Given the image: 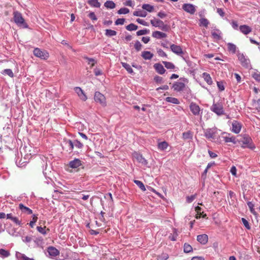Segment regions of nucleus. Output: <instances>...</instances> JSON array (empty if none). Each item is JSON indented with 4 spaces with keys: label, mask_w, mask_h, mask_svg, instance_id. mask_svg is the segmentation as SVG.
<instances>
[{
    "label": "nucleus",
    "mask_w": 260,
    "mask_h": 260,
    "mask_svg": "<svg viewBox=\"0 0 260 260\" xmlns=\"http://www.w3.org/2000/svg\"><path fill=\"white\" fill-rule=\"evenodd\" d=\"M117 34V32L115 30L112 29H106L105 35L108 37H113L116 36Z\"/></svg>",
    "instance_id": "43"
},
{
    "label": "nucleus",
    "mask_w": 260,
    "mask_h": 260,
    "mask_svg": "<svg viewBox=\"0 0 260 260\" xmlns=\"http://www.w3.org/2000/svg\"><path fill=\"white\" fill-rule=\"evenodd\" d=\"M82 161L78 158H75L69 162V166L72 169H77L82 166Z\"/></svg>",
    "instance_id": "16"
},
{
    "label": "nucleus",
    "mask_w": 260,
    "mask_h": 260,
    "mask_svg": "<svg viewBox=\"0 0 260 260\" xmlns=\"http://www.w3.org/2000/svg\"><path fill=\"white\" fill-rule=\"evenodd\" d=\"M66 144L69 147V151H72L74 146L78 149H82L83 147V144L79 140H75L73 142L71 140L65 141Z\"/></svg>",
    "instance_id": "3"
},
{
    "label": "nucleus",
    "mask_w": 260,
    "mask_h": 260,
    "mask_svg": "<svg viewBox=\"0 0 260 260\" xmlns=\"http://www.w3.org/2000/svg\"><path fill=\"white\" fill-rule=\"evenodd\" d=\"M10 255L9 251L4 249H0V255L3 257H8Z\"/></svg>",
    "instance_id": "44"
},
{
    "label": "nucleus",
    "mask_w": 260,
    "mask_h": 260,
    "mask_svg": "<svg viewBox=\"0 0 260 260\" xmlns=\"http://www.w3.org/2000/svg\"><path fill=\"white\" fill-rule=\"evenodd\" d=\"M171 51L177 55H181L183 53V50L180 46L172 44L170 46Z\"/></svg>",
    "instance_id": "17"
},
{
    "label": "nucleus",
    "mask_w": 260,
    "mask_h": 260,
    "mask_svg": "<svg viewBox=\"0 0 260 260\" xmlns=\"http://www.w3.org/2000/svg\"><path fill=\"white\" fill-rule=\"evenodd\" d=\"M133 156L134 158H135L138 162L141 163L142 165L144 166H146L148 164L147 160L143 157L142 154L138 153L136 152H135L133 153Z\"/></svg>",
    "instance_id": "13"
},
{
    "label": "nucleus",
    "mask_w": 260,
    "mask_h": 260,
    "mask_svg": "<svg viewBox=\"0 0 260 260\" xmlns=\"http://www.w3.org/2000/svg\"><path fill=\"white\" fill-rule=\"evenodd\" d=\"M152 36L156 38L157 39H160L162 38H166L167 35L166 34L159 31H155L153 32L152 34Z\"/></svg>",
    "instance_id": "21"
},
{
    "label": "nucleus",
    "mask_w": 260,
    "mask_h": 260,
    "mask_svg": "<svg viewBox=\"0 0 260 260\" xmlns=\"http://www.w3.org/2000/svg\"><path fill=\"white\" fill-rule=\"evenodd\" d=\"M189 108L191 112L194 115H199L200 113L201 109L197 104L192 102L190 103Z\"/></svg>",
    "instance_id": "14"
},
{
    "label": "nucleus",
    "mask_w": 260,
    "mask_h": 260,
    "mask_svg": "<svg viewBox=\"0 0 260 260\" xmlns=\"http://www.w3.org/2000/svg\"><path fill=\"white\" fill-rule=\"evenodd\" d=\"M150 32V30L147 29H144L140 30L137 32V36H142L148 34Z\"/></svg>",
    "instance_id": "48"
},
{
    "label": "nucleus",
    "mask_w": 260,
    "mask_h": 260,
    "mask_svg": "<svg viewBox=\"0 0 260 260\" xmlns=\"http://www.w3.org/2000/svg\"><path fill=\"white\" fill-rule=\"evenodd\" d=\"M154 68L155 69V71L160 75H162L166 72V70L164 68L163 66L159 63L154 64Z\"/></svg>",
    "instance_id": "20"
},
{
    "label": "nucleus",
    "mask_w": 260,
    "mask_h": 260,
    "mask_svg": "<svg viewBox=\"0 0 260 260\" xmlns=\"http://www.w3.org/2000/svg\"><path fill=\"white\" fill-rule=\"evenodd\" d=\"M48 252L50 256L53 257L59 254V251L56 248L52 246L48 248Z\"/></svg>",
    "instance_id": "22"
},
{
    "label": "nucleus",
    "mask_w": 260,
    "mask_h": 260,
    "mask_svg": "<svg viewBox=\"0 0 260 260\" xmlns=\"http://www.w3.org/2000/svg\"><path fill=\"white\" fill-rule=\"evenodd\" d=\"M19 208L22 212L26 213L28 214H31L32 213V211L31 209L27 207H25L22 204H19Z\"/></svg>",
    "instance_id": "25"
},
{
    "label": "nucleus",
    "mask_w": 260,
    "mask_h": 260,
    "mask_svg": "<svg viewBox=\"0 0 260 260\" xmlns=\"http://www.w3.org/2000/svg\"><path fill=\"white\" fill-rule=\"evenodd\" d=\"M247 205L250 209V212L253 215H256L257 214L256 211L254 209V204L251 202H248Z\"/></svg>",
    "instance_id": "42"
},
{
    "label": "nucleus",
    "mask_w": 260,
    "mask_h": 260,
    "mask_svg": "<svg viewBox=\"0 0 260 260\" xmlns=\"http://www.w3.org/2000/svg\"><path fill=\"white\" fill-rule=\"evenodd\" d=\"M2 73L3 74L7 75L10 77H13L14 76L13 73L11 69H5L3 71Z\"/></svg>",
    "instance_id": "49"
},
{
    "label": "nucleus",
    "mask_w": 260,
    "mask_h": 260,
    "mask_svg": "<svg viewBox=\"0 0 260 260\" xmlns=\"http://www.w3.org/2000/svg\"><path fill=\"white\" fill-rule=\"evenodd\" d=\"M134 183L137 185V186L143 191H145L146 188L143 184V183L139 180H135L134 181Z\"/></svg>",
    "instance_id": "40"
},
{
    "label": "nucleus",
    "mask_w": 260,
    "mask_h": 260,
    "mask_svg": "<svg viewBox=\"0 0 260 260\" xmlns=\"http://www.w3.org/2000/svg\"><path fill=\"white\" fill-rule=\"evenodd\" d=\"M94 100L96 103H100L103 106L106 105L105 96L99 91H96L94 95Z\"/></svg>",
    "instance_id": "8"
},
{
    "label": "nucleus",
    "mask_w": 260,
    "mask_h": 260,
    "mask_svg": "<svg viewBox=\"0 0 260 260\" xmlns=\"http://www.w3.org/2000/svg\"><path fill=\"white\" fill-rule=\"evenodd\" d=\"M150 23L152 26L158 27L163 31L168 30L169 27L167 24H165L164 22L159 19H153L150 20Z\"/></svg>",
    "instance_id": "6"
},
{
    "label": "nucleus",
    "mask_w": 260,
    "mask_h": 260,
    "mask_svg": "<svg viewBox=\"0 0 260 260\" xmlns=\"http://www.w3.org/2000/svg\"><path fill=\"white\" fill-rule=\"evenodd\" d=\"M129 12L128 9L126 8H122L118 11L119 14H126Z\"/></svg>",
    "instance_id": "52"
},
{
    "label": "nucleus",
    "mask_w": 260,
    "mask_h": 260,
    "mask_svg": "<svg viewBox=\"0 0 260 260\" xmlns=\"http://www.w3.org/2000/svg\"><path fill=\"white\" fill-rule=\"evenodd\" d=\"M104 6L108 9H114L115 4L112 1H107L105 3Z\"/></svg>",
    "instance_id": "32"
},
{
    "label": "nucleus",
    "mask_w": 260,
    "mask_h": 260,
    "mask_svg": "<svg viewBox=\"0 0 260 260\" xmlns=\"http://www.w3.org/2000/svg\"><path fill=\"white\" fill-rule=\"evenodd\" d=\"M162 63L168 69H174L175 68L174 64L171 62L162 61Z\"/></svg>",
    "instance_id": "45"
},
{
    "label": "nucleus",
    "mask_w": 260,
    "mask_h": 260,
    "mask_svg": "<svg viewBox=\"0 0 260 260\" xmlns=\"http://www.w3.org/2000/svg\"><path fill=\"white\" fill-rule=\"evenodd\" d=\"M88 16L92 20H96L97 17L95 16V14L93 12H91L89 13Z\"/></svg>",
    "instance_id": "61"
},
{
    "label": "nucleus",
    "mask_w": 260,
    "mask_h": 260,
    "mask_svg": "<svg viewBox=\"0 0 260 260\" xmlns=\"http://www.w3.org/2000/svg\"><path fill=\"white\" fill-rule=\"evenodd\" d=\"M122 67L128 72V73L133 74H134V71L131 66L125 62L122 63Z\"/></svg>",
    "instance_id": "35"
},
{
    "label": "nucleus",
    "mask_w": 260,
    "mask_h": 260,
    "mask_svg": "<svg viewBox=\"0 0 260 260\" xmlns=\"http://www.w3.org/2000/svg\"><path fill=\"white\" fill-rule=\"evenodd\" d=\"M228 136L223 137L224 141L226 143L232 142L234 144H236L237 143V140H236V138L235 137H230V134H228Z\"/></svg>",
    "instance_id": "24"
},
{
    "label": "nucleus",
    "mask_w": 260,
    "mask_h": 260,
    "mask_svg": "<svg viewBox=\"0 0 260 260\" xmlns=\"http://www.w3.org/2000/svg\"><path fill=\"white\" fill-rule=\"evenodd\" d=\"M253 78L257 81H260V73H254L252 75Z\"/></svg>",
    "instance_id": "63"
},
{
    "label": "nucleus",
    "mask_w": 260,
    "mask_h": 260,
    "mask_svg": "<svg viewBox=\"0 0 260 260\" xmlns=\"http://www.w3.org/2000/svg\"><path fill=\"white\" fill-rule=\"evenodd\" d=\"M85 58L88 60V64H91V67L94 66L96 61H95V60L93 58H89L88 57H85Z\"/></svg>",
    "instance_id": "59"
},
{
    "label": "nucleus",
    "mask_w": 260,
    "mask_h": 260,
    "mask_svg": "<svg viewBox=\"0 0 260 260\" xmlns=\"http://www.w3.org/2000/svg\"><path fill=\"white\" fill-rule=\"evenodd\" d=\"M193 137V133L190 131L184 132L182 134V138L184 140H191Z\"/></svg>",
    "instance_id": "26"
},
{
    "label": "nucleus",
    "mask_w": 260,
    "mask_h": 260,
    "mask_svg": "<svg viewBox=\"0 0 260 260\" xmlns=\"http://www.w3.org/2000/svg\"><path fill=\"white\" fill-rule=\"evenodd\" d=\"M209 24V21L207 19L205 18H202L200 19V26H204L205 27H207Z\"/></svg>",
    "instance_id": "37"
},
{
    "label": "nucleus",
    "mask_w": 260,
    "mask_h": 260,
    "mask_svg": "<svg viewBox=\"0 0 260 260\" xmlns=\"http://www.w3.org/2000/svg\"><path fill=\"white\" fill-rule=\"evenodd\" d=\"M141 56L144 59L149 60L153 57V54L150 51H144L142 52Z\"/></svg>",
    "instance_id": "23"
},
{
    "label": "nucleus",
    "mask_w": 260,
    "mask_h": 260,
    "mask_svg": "<svg viewBox=\"0 0 260 260\" xmlns=\"http://www.w3.org/2000/svg\"><path fill=\"white\" fill-rule=\"evenodd\" d=\"M227 47H228V51L229 52H231L233 54L236 53L237 47L235 44H234L232 43H228L227 44Z\"/></svg>",
    "instance_id": "28"
},
{
    "label": "nucleus",
    "mask_w": 260,
    "mask_h": 260,
    "mask_svg": "<svg viewBox=\"0 0 260 260\" xmlns=\"http://www.w3.org/2000/svg\"><path fill=\"white\" fill-rule=\"evenodd\" d=\"M168 258V254L165 253H162L157 256V260H167Z\"/></svg>",
    "instance_id": "46"
},
{
    "label": "nucleus",
    "mask_w": 260,
    "mask_h": 260,
    "mask_svg": "<svg viewBox=\"0 0 260 260\" xmlns=\"http://www.w3.org/2000/svg\"><path fill=\"white\" fill-rule=\"evenodd\" d=\"M37 219H38V217L36 215H33L32 216V219L31 221H30L29 222V225L31 227V228H33L34 227V224L37 222Z\"/></svg>",
    "instance_id": "54"
},
{
    "label": "nucleus",
    "mask_w": 260,
    "mask_h": 260,
    "mask_svg": "<svg viewBox=\"0 0 260 260\" xmlns=\"http://www.w3.org/2000/svg\"><path fill=\"white\" fill-rule=\"evenodd\" d=\"M154 80L155 82L157 83H164V81L163 80V78L161 77L156 76L154 77Z\"/></svg>",
    "instance_id": "53"
},
{
    "label": "nucleus",
    "mask_w": 260,
    "mask_h": 260,
    "mask_svg": "<svg viewBox=\"0 0 260 260\" xmlns=\"http://www.w3.org/2000/svg\"><path fill=\"white\" fill-rule=\"evenodd\" d=\"M34 55L41 59H47L48 58L49 55V53L44 50H41L39 48H36L33 51Z\"/></svg>",
    "instance_id": "5"
},
{
    "label": "nucleus",
    "mask_w": 260,
    "mask_h": 260,
    "mask_svg": "<svg viewBox=\"0 0 260 260\" xmlns=\"http://www.w3.org/2000/svg\"><path fill=\"white\" fill-rule=\"evenodd\" d=\"M157 53L159 56L161 57H167V54L161 49H158L157 50Z\"/></svg>",
    "instance_id": "58"
},
{
    "label": "nucleus",
    "mask_w": 260,
    "mask_h": 260,
    "mask_svg": "<svg viewBox=\"0 0 260 260\" xmlns=\"http://www.w3.org/2000/svg\"><path fill=\"white\" fill-rule=\"evenodd\" d=\"M16 256L19 260H34L33 258H29L26 256L25 254H22L21 253H16Z\"/></svg>",
    "instance_id": "36"
},
{
    "label": "nucleus",
    "mask_w": 260,
    "mask_h": 260,
    "mask_svg": "<svg viewBox=\"0 0 260 260\" xmlns=\"http://www.w3.org/2000/svg\"><path fill=\"white\" fill-rule=\"evenodd\" d=\"M136 21L138 23H139L143 25H144V26H148L149 25L148 23L143 19L138 18L136 20Z\"/></svg>",
    "instance_id": "60"
},
{
    "label": "nucleus",
    "mask_w": 260,
    "mask_h": 260,
    "mask_svg": "<svg viewBox=\"0 0 260 260\" xmlns=\"http://www.w3.org/2000/svg\"><path fill=\"white\" fill-rule=\"evenodd\" d=\"M74 90L81 100L83 101H86L87 97L85 92L80 87H76L74 88Z\"/></svg>",
    "instance_id": "15"
},
{
    "label": "nucleus",
    "mask_w": 260,
    "mask_h": 260,
    "mask_svg": "<svg viewBox=\"0 0 260 260\" xmlns=\"http://www.w3.org/2000/svg\"><path fill=\"white\" fill-rule=\"evenodd\" d=\"M196 7L194 5L191 4H184L182 6L183 10L191 15H193L195 13L196 11Z\"/></svg>",
    "instance_id": "10"
},
{
    "label": "nucleus",
    "mask_w": 260,
    "mask_h": 260,
    "mask_svg": "<svg viewBox=\"0 0 260 260\" xmlns=\"http://www.w3.org/2000/svg\"><path fill=\"white\" fill-rule=\"evenodd\" d=\"M208 240V237L206 234L199 235L197 236V241L202 244H206Z\"/></svg>",
    "instance_id": "19"
},
{
    "label": "nucleus",
    "mask_w": 260,
    "mask_h": 260,
    "mask_svg": "<svg viewBox=\"0 0 260 260\" xmlns=\"http://www.w3.org/2000/svg\"><path fill=\"white\" fill-rule=\"evenodd\" d=\"M237 56L239 60L240 61L241 65L246 68H248L250 67V60L248 58H247L243 53L238 52Z\"/></svg>",
    "instance_id": "7"
},
{
    "label": "nucleus",
    "mask_w": 260,
    "mask_h": 260,
    "mask_svg": "<svg viewBox=\"0 0 260 260\" xmlns=\"http://www.w3.org/2000/svg\"><path fill=\"white\" fill-rule=\"evenodd\" d=\"M124 21L125 19L124 18H118L115 21V24L116 25H122L124 24Z\"/></svg>",
    "instance_id": "57"
},
{
    "label": "nucleus",
    "mask_w": 260,
    "mask_h": 260,
    "mask_svg": "<svg viewBox=\"0 0 260 260\" xmlns=\"http://www.w3.org/2000/svg\"><path fill=\"white\" fill-rule=\"evenodd\" d=\"M185 88V84L181 81L175 82L173 84L172 88L176 92H181Z\"/></svg>",
    "instance_id": "11"
},
{
    "label": "nucleus",
    "mask_w": 260,
    "mask_h": 260,
    "mask_svg": "<svg viewBox=\"0 0 260 260\" xmlns=\"http://www.w3.org/2000/svg\"><path fill=\"white\" fill-rule=\"evenodd\" d=\"M178 236V233H177V230L176 229H173V233L172 234H171L169 236V238L173 241L177 240V237Z\"/></svg>",
    "instance_id": "34"
},
{
    "label": "nucleus",
    "mask_w": 260,
    "mask_h": 260,
    "mask_svg": "<svg viewBox=\"0 0 260 260\" xmlns=\"http://www.w3.org/2000/svg\"><path fill=\"white\" fill-rule=\"evenodd\" d=\"M241 220H242V223L244 224V225L245 226V227L247 229L249 230L250 229V226L249 224V222H248V221L244 218H242Z\"/></svg>",
    "instance_id": "56"
},
{
    "label": "nucleus",
    "mask_w": 260,
    "mask_h": 260,
    "mask_svg": "<svg viewBox=\"0 0 260 260\" xmlns=\"http://www.w3.org/2000/svg\"><path fill=\"white\" fill-rule=\"evenodd\" d=\"M125 28L127 30L133 31L137 30L138 26L134 23H130L128 25L126 26Z\"/></svg>",
    "instance_id": "39"
},
{
    "label": "nucleus",
    "mask_w": 260,
    "mask_h": 260,
    "mask_svg": "<svg viewBox=\"0 0 260 260\" xmlns=\"http://www.w3.org/2000/svg\"><path fill=\"white\" fill-rule=\"evenodd\" d=\"M217 85L219 90L223 91L224 90V87L222 82H217Z\"/></svg>",
    "instance_id": "62"
},
{
    "label": "nucleus",
    "mask_w": 260,
    "mask_h": 260,
    "mask_svg": "<svg viewBox=\"0 0 260 260\" xmlns=\"http://www.w3.org/2000/svg\"><path fill=\"white\" fill-rule=\"evenodd\" d=\"M197 197V194L196 193L190 196H187L186 198V202L187 203H191Z\"/></svg>",
    "instance_id": "50"
},
{
    "label": "nucleus",
    "mask_w": 260,
    "mask_h": 260,
    "mask_svg": "<svg viewBox=\"0 0 260 260\" xmlns=\"http://www.w3.org/2000/svg\"><path fill=\"white\" fill-rule=\"evenodd\" d=\"M237 142L241 144L242 147L244 148H248L254 149L255 148L250 137L246 134L243 135L240 139L237 140Z\"/></svg>",
    "instance_id": "1"
},
{
    "label": "nucleus",
    "mask_w": 260,
    "mask_h": 260,
    "mask_svg": "<svg viewBox=\"0 0 260 260\" xmlns=\"http://www.w3.org/2000/svg\"><path fill=\"white\" fill-rule=\"evenodd\" d=\"M134 15L136 16H139L142 17H145L147 15V13L145 11L140 10L136 11L134 12Z\"/></svg>",
    "instance_id": "38"
},
{
    "label": "nucleus",
    "mask_w": 260,
    "mask_h": 260,
    "mask_svg": "<svg viewBox=\"0 0 260 260\" xmlns=\"http://www.w3.org/2000/svg\"><path fill=\"white\" fill-rule=\"evenodd\" d=\"M168 143L166 141H164L158 144V148L160 150H165L168 148Z\"/></svg>",
    "instance_id": "33"
},
{
    "label": "nucleus",
    "mask_w": 260,
    "mask_h": 260,
    "mask_svg": "<svg viewBox=\"0 0 260 260\" xmlns=\"http://www.w3.org/2000/svg\"><path fill=\"white\" fill-rule=\"evenodd\" d=\"M242 128V124L237 120H234L232 123V132L237 134H239Z\"/></svg>",
    "instance_id": "12"
},
{
    "label": "nucleus",
    "mask_w": 260,
    "mask_h": 260,
    "mask_svg": "<svg viewBox=\"0 0 260 260\" xmlns=\"http://www.w3.org/2000/svg\"><path fill=\"white\" fill-rule=\"evenodd\" d=\"M239 30L244 35H247L252 31L251 28L247 25H242L239 26Z\"/></svg>",
    "instance_id": "18"
},
{
    "label": "nucleus",
    "mask_w": 260,
    "mask_h": 260,
    "mask_svg": "<svg viewBox=\"0 0 260 260\" xmlns=\"http://www.w3.org/2000/svg\"><path fill=\"white\" fill-rule=\"evenodd\" d=\"M43 239L40 238H36V240H34L35 243L37 245V246H39L40 244L42 243Z\"/></svg>",
    "instance_id": "64"
},
{
    "label": "nucleus",
    "mask_w": 260,
    "mask_h": 260,
    "mask_svg": "<svg viewBox=\"0 0 260 260\" xmlns=\"http://www.w3.org/2000/svg\"><path fill=\"white\" fill-rule=\"evenodd\" d=\"M205 137L209 139H214L215 138V135L216 133V128H207L204 130Z\"/></svg>",
    "instance_id": "9"
},
{
    "label": "nucleus",
    "mask_w": 260,
    "mask_h": 260,
    "mask_svg": "<svg viewBox=\"0 0 260 260\" xmlns=\"http://www.w3.org/2000/svg\"><path fill=\"white\" fill-rule=\"evenodd\" d=\"M216 31H212L211 34L213 38L216 40H220L221 39V32L218 29H216Z\"/></svg>",
    "instance_id": "30"
},
{
    "label": "nucleus",
    "mask_w": 260,
    "mask_h": 260,
    "mask_svg": "<svg viewBox=\"0 0 260 260\" xmlns=\"http://www.w3.org/2000/svg\"><path fill=\"white\" fill-rule=\"evenodd\" d=\"M192 250V247L187 243H185L184 245V251L185 253H189Z\"/></svg>",
    "instance_id": "47"
},
{
    "label": "nucleus",
    "mask_w": 260,
    "mask_h": 260,
    "mask_svg": "<svg viewBox=\"0 0 260 260\" xmlns=\"http://www.w3.org/2000/svg\"><path fill=\"white\" fill-rule=\"evenodd\" d=\"M45 226L44 228H42L41 226H37V229L39 232H40V233L44 235H45L47 234V232L45 230Z\"/></svg>",
    "instance_id": "55"
},
{
    "label": "nucleus",
    "mask_w": 260,
    "mask_h": 260,
    "mask_svg": "<svg viewBox=\"0 0 260 260\" xmlns=\"http://www.w3.org/2000/svg\"><path fill=\"white\" fill-rule=\"evenodd\" d=\"M210 110L218 116H220L224 114L223 105L221 103H213L212 106L210 108Z\"/></svg>",
    "instance_id": "4"
},
{
    "label": "nucleus",
    "mask_w": 260,
    "mask_h": 260,
    "mask_svg": "<svg viewBox=\"0 0 260 260\" xmlns=\"http://www.w3.org/2000/svg\"><path fill=\"white\" fill-rule=\"evenodd\" d=\"M14 15V20L15 23L20 27L23 28H27L28 25L25 22L24 18L22 17V14L18 12L15 11L13 13Z\"/></svg>",
    "instance_id": "2"
},
{
    "label": "nucleus",
    "mask_w": 260,
    "mask_h": 260,
    "mask_svg": "<svg viewBox=\"0 0 260 260\" xmlns=\"http://www.w3.org/2000/svg\"><path fill=\"white\" fill-rule=\"evenodd\" d=\"M166 101L176 105H178L180 103L179 101L177 98L171 96L167 97Z\"/></svg>",
    "instance_id": "31"
},
{
    "label": "nucleus",
    "mask_w": 260,
    "mask_h": 260,
    "mask_svg": "<svg viewBox=\"0 0 260 260\" xmlns=\"http://www.w3.org/2000/svg\"><path fill=\"white\" fill-rule=\"evenodd\" d=\"M142 8L149 12H151L153 11L154 8L152 6L149 4H143L142 5Z\"/></svg>",
    "instance_id": "41"
},
{
    "label": "nucleus",
    "mask_w": 260,
    "mask_h": 260,
    "mask_svg": "<svg viewBox=\"0 0 260 260\" xmlns=\"http://www.w3.org/2000/svg\"><path fill=\"white\" fill-rule=\"evenodd\" d=\"M202 75L205 81L208 83V84L211 85L212 84V78L209 74L207 73H204Z\"/></svg>",
    "instance_id": "29"
},
{
    "label": "nucleus",
    "mask_w": 260,
    "mask_h": 260,
    "mask_svg": "<svg viewBox=\"0 0 260 260\" xmlns=\"http://www.w3.org/2000/svg\"><path fill=\"white\" fill-rule=\"evenodd\" d=\"M134 47H135V49L137 51H139L142 49V45L141 44V43L139 41H137L135 43Z\"/></svg>",
    "instance_id": "51"
},
{
    "label": "nucleus",
    "mask_w": 260,
    "mask_h": 260,
    "mask_svg": "<svg viewBox=\"0 0 260 260\" xmlns=\"http://www.w3.org/2000/svg\"><path fill=\"white\" fill-rule=\"evenodd\" d=\"M87 3L92 7L100 8L101 6V4L98 0H88Z\"/></svg>",
    "instance_id": "27"
}]
</instances>
